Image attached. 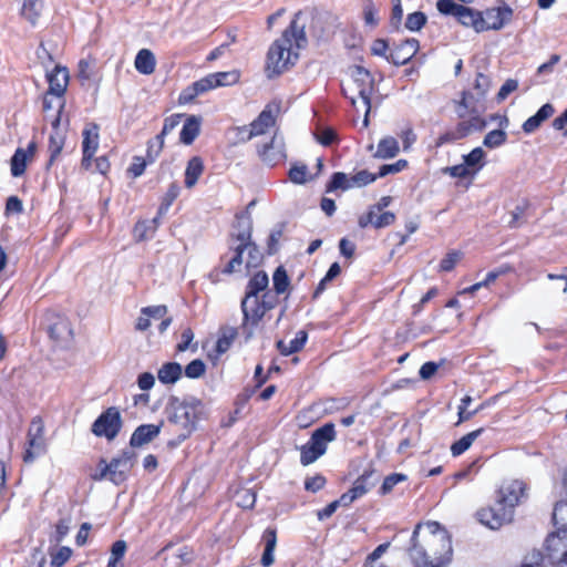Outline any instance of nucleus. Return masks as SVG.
I'll return each instance as SVG.
<instances>
[{"label": "nucleus", "mask_w": 567, "mask_h": 567, "mask_svg": "<svg viewBox=\"0 0 567 567\" xmlns=\"http://www.w3.org/2000/svg\"><path fill=\"white\" fill-rule=\"evenodd\" d=\"M526 484L518 480H508L503 482L498 492L497 501L514 512V508L526 496Z\"/></svg>", "instance_id": "obj_15"}, {"label": "nucleus", "mask_w": 567, "mask_h": 567, "mask_svg": "<svg viewBox=\"0 0 567 567\" xmlns=\"http://www.w3.org/2000/svg\"><path fill=\"white\" fill-rule=\"evenodd\" d=\"M463 161L473 175H475L485 165V152L482 147H475L468 154L463 156Z\"/></svg>", "instance_id": "obj_40"}, {"label": "nucleus", "mask_w": 567, "mask_h": 567, "mask_svg": "<svg viewBox=\"0 0 567 567\" xmlns=\"http://www.w3.org/2000/svg\"><path fill=\"white\" fill-rule=\"evenodd\" d=\"M164 147V140L162 136L156 135L154 138L147 142L146 159L153 164L159 156Z\"/></svg>", "instance_id": "obj_53"}, {"label": "nucleus", "mask_w": 567, "mask_h": 567, "mask_svg": "<svg viewBox=\"0 0 567 567\" xmlns=\"http://www.w3.org/2000/svg\"><path fill=\"white\" fill-rule=\"evenodd\" d=\"M155 56L148 49L138 51L135 58V69L145 75L152 74L155 70Z\"/></svg>", "instance_id": "obj_35"}, {"label": "nucleus", "mask_w": 567, "mask_h": 567, "mask_svg": "<svg viewBox=\"0 0 567 567\" xmlns=\"http://www.w3.org/2000/svg\"><path fill=\"white\" fill-rule=\"evenodd\" d=\"M476 515L483 525L491 529H498L513 520L514 512L496 499L494 506L482 508Z\"/></svg>", "instance_id": "obj_14"}, {"label": "nucleus", "mask_w": 567, "mask_h": 567, "mask_svg": "<svg viewBox=\"0 0 567 567\" xmlns=\"http://www.w3.org/2000/svg\"><path fill=\"white\" fill-rule=\"evenodd\" d=\"M161 433V425L156 424H142L135 429L133 432L130 445L131 447H141L150 442H152L155 437H157Z\"/></svg>", "instance_id": "obj_23"}, {"label": "nucleus", "mask_w": 567, "mask_h": 567, "mask_svg": "<svg viewBox=\"0 0 567 567\" xmlns=\"http://www.w3.org/2000/svg\"><path fill=\"white\" fill-rule=\"evenodd\" d=\"M237 336V329L234 327H225L220 330V336L216 343L218 353H225L231 346Z\"/></svg>", "instance_id": "obj_44"}, {"label": "nucleus", "mask_w": 567, "mask_h": 567, "mask_svg": "<svg viewBox=\"0 0 567 567\" xmlns=\"http://www.w3.org/2000/svg\"><path fill=\"white\" fill-rule=\"evenodd\" d=\"M236 502L239 507L251 508L256 502V493L250 488H243L236 493Z\"/></svg>", "instance_id": "obj_56"}, {"label": "nucleus", "mask_w": 567, "mask_h": 567, "mask_svg": "<svg viewBox=\"0 0 567 567\" xmlns=\"http://www.w3.org/2000/svg\"><path fill=\"white\" fill-rule=\"evenodd\" d=\"M204 413V403L194 396L171 400L168 406V423L178 431L181 441L187 439L196 429V423Z\"/></svg>", "instance_id": "obj_3"}, {"label": "nucleus", "mask_w": 567, "mask_h": 567, "mask_svg": "<svg viewBox=\"0 0 567 567\" xmlns=\"http://www.w3.org/2000/svg\"><path fill=\"white\" fill-rule=\"evenodd\" d=\"M528 206V202L523 199L511 210V219L507 223L509 228H517L524 223V216Z\"/></svg>", "instance_id": "obj_47"}, {"label": "nucleus", "mask_w": 567, "mask_h": 567, "mask_svg": "<svg viewBox=\"0 0 567 567\" xmlns=\"http://www.w3.org/2000/svg\"><path fill=\"white\" fill-rule=\"evenodd\" d=\"M400 147L398 141L392 136H386L380 140L378 143L377 152L374 153L375 158H393L399 153Z\"/></svg>", "instance_id": "obj_36"}, {"label": "nucleus", "mask_w": 567, "mask_h": 567, "mask_svg": "<svg viewBox=\"0 0 567 567\" xmlns=\"http://www.w3.org/2000/svg\"><path fill=\"white\" fill-rule=\"evenodd\" d=\"M49 334L55 341H69L73 337L71 323L68 319L59 317L55 322L49 327Z\"/></svg>", "instance_id": "obj_29"}, {"label": "nucleus", "mask_w": 567, "mask_h": 567, "mask_svg": "<svg viewBox=\"0 0 567 567\" xmlns=\"http://www.w3.org/2000/svg\"><path fill=\"white\" fill-rule=\"evenodd\" d=\"M377 178H379L378 173L372 174L367 169H362L350 177L351 188L369 185L373 183Z\"/></svg>", "instance_id": "obj_55"}, {"label": "nucleus", "mask_w": 567, "mask_h": 567, "mask_svg": "<svg viewBox=\"0 0 567 567\" xmlns=\"http://www.w3.org/2000/svg\"><path fill=\"white\" fill-rule=\"evenodd\" d=\"M456 114L461 121L453 130L445 132L437 138V146L465 138L475 132H482L486 127V121L481 117L476 110L472 109L468 111L466 92L463 93V97L456 109Z\"/></svg>", "instance_id": "obj_4"}, {"label": "nucleus", "mask_w": 567, "mask_h": 567, "mask_svg": "<svg viewBox=\"0 0 567 567\" xmlns=\"http://www.w3.org/2000/svg\"><path fill=\"white\" fill-rule=\"evenodd\" d=\"M425 23L426 16L421 11H416L408 16L405 21V28L409 29L410 31H419Z\"/></svg>", "instance_id": "obj_58"}, {"label": "nucleus", "mask_w": 567, "mask_h": 567, "mask_svg": "<svg viewBox=\"0 0 567 567\" xmlns=\"http://www.w3.org/2000/svg\"><path fill=\"white\" fill-rule=\"evenodd\" d=\"M336 439L332 423H326L315 430L310 440L300 449V463L305 466L316 462L327 451V444Z\"/></svg>", "instance_id": "obj_6"}, {"label": "nucleus", "mask_w": 567, "mask_h": 567, "mask_svg": "<svg viewBox=\"0 0 567 567\" xmlns=\"http://www.w3.org/2000/svg\"><path fill=\"white\" fill-rule=\"evenodd\" d=\"M289 178L295 184H305L308 181V167L293 165L289 171Z\"/></svg>", "instance_id": "obj_61"}, {"label": "nucleus", "mask_w": 567, "mask_h": 567, "mask_svg": "<svg viewBox=\"0 0 567 567\" xmlns=\"http://www.w3.org/2000/svg\"><path fill=\"white\" fill-rule=\"evenodd\" d=\"M421 524H417L411 537L410 557L416 567L447 565L452 560L453 548L447 530L437 522H427L422 539H419Z\"/></svg>", "instance_id": "obj_1"}, {"label": "nucleus", "mask_w": 567, "mask_h": 567, "mask_svg": "<svg viewBox=\"0 0 567 567\" xmlns=\"http://www.w3.org/2000/svg\"><path fill=\"white\" fill-rule=\"evenodd\" d=\"M351 76L355 84V90L360 97L361 107L364 111L363 126L369 125V113L371 110V94L374 89V79L371 73L360 65L351 68Z\"/></svg>", "instance_id": "obj_9"}, {"label": "nucleus", "mask_w": 567, "mask_h": 567, "mask_svg": "<svg viewBox=\"0 0 567 567\" xmlns=\"http://www.w3.org/2000/svg\"><path fill=\"white\" fill-rule=\"evenodd\" d=\"M240 308L244 316V329H247L248 324L251 327L258 326L267 312V310L261 307V300L259 297L251 298V300L248 301L243 299L240 302Z\"/></svg>", "instance_id": "obj_17"}, {"label": "nucleus", "mask_w": 567, "mask_h": 567, "mask_svg": "<svg viewBox=\"0 0 567 567\" xmlns=\"http://www.w3.org/2000/svg\"><path fill=\"white\" fill-rule=\"evenodd\" d=\"M307 339V332L305 330H299L296 333V337L289 342V344H286L282 340H279L277 342V349L282 355H290L300 351L305 347Z\"/></svg>", "instance_id": "obj_34"}, {"label": "nucleus", "mask_w": 567, "mask_h": 567, "mask_svg": "<svg viewBox=\"0 0 567 567\" xmlns=\"http://www.w3.org/2000/svg\"><path fill=\"white\" fill-rule=\"evenodd\" d=\"M99 125L91 123L83 130L82 153L95 154L99 147Z\"/></svg>", "instance_id": "obj_30"}, {"label": "nucleus", "mask_w": 567, "mask_h": 567, "mask_svg": "<svg viewBox=\"0 0 567 567\" xmlns=\"http://www.w3.org/2000/svg\"><path fill=\"white\" fill-rule=\"evenodd\" d=\"M244 245H246L245 251H247L246 268L249 269L258 267L264 258L259 247L251 239L247 240V243L244 241Z\"/></svg>", "instance_id": "obj_42"}, {"label": "nucleus", "mask_w": 567, "mask_h": 567, "mask_svg": "<svg viewBox=\"0 0 567 567\" xmlns=\"http://www.w3.org/2000/svg\"><path fill=\"white\" fill-rule=\"evenodd\" d=\"M136 457L137 455L133 450H124L118 456L113 457L110 463L101 460L99 463L100 472L95 473L92 478L95 481L107 478L114 484L120 485L126 481Z\"/></svg>", "instance_id": "obj_5"}, {"label": "nucleus", "mask_w": 567, "mask_h": 567, "mask_svg": "<svg viewBox=\"0 0 567 567\" xmlns=\"http://www.w3.org/2000/svg\"><path fill=\"white\" fill-rule=\"evenodd\" d=\"M349 188H351L350 177H348L346 173L337 172L332 175L330 182L327 185L326 190L330 193L337 189L346 190Z\"/></svg>", "instance_id": "obj_46"}, {"label": "nucleus", "mask_w": 567, "mask_h": 567, "mask_svg": "<svg viewBox=\"0 0 567 567\" xmlns=\"http://www.w3.org/2000/svg\"><path fill=\"white\" fill-rule=\"evenodd\" d=\"M236 223L233 225V231L229 235V241L244 243L251 239L252 236V218L248 210L236 216Z\"/></svg>", "instance_id": "obj_20"}, {"label": "nucleus", "mask_w": 567, "mask_h": 567, "mask_svg": "<svg viewBox=\"0 0 567 567\" xmlns=\"http://www.w3.org/2000/svg\"><path fill=\"white\" fill-rule=\"evenodd\" d=\"M47 79L49 82L48 94L62 97L69 83V72L66 68L55 65L52 72L47 73Z\"/></svg>", "instance_id": "obj_19"}, {"label": "nucleus", "mask_w": 567, "mask_h": 567, "mask_svg": "<svg viewBox=\"0 0 567 567\" xmlns=\"http://www.w3.org/2000/svg\"><path fill=\"white\" fill-rule=\"evenodd\" d=\"M315 136L324 146H330L337 141V133L332 127H322L316 132Z\"/></svg>", "instance_id": "obj_59"}, {"label": "nucleus", "mask_w": 567, "mask_h": 567, "mask_svg": "<svg viewBox=\"0 0 567 567\" xmlns=\"http://www.w3.org/2000/svg\"><path fill=\"white\" fill-rule=\"evenodd\" d=\"M204 172V163L200 157H192L185 169V186L193 188Z\"/></svg>", "instance_id": "obj_33"}, {"label": "nucleus", "mask_w": 567, "mask_h": 567, "mask_svg": "<svg viewBox=\"0 0 567 567\" xmlns=\"http://www.w3.org/2000/svg\"><path fill=\"white\" fill-rule=\"evenodd\" d=\"M179 190V186L176 183L169 185L158 207V216H164L168 212L173 202L178 197Z\"/></svg>", "instance_id": "obj_49"}, {"label": "nucleus", "mask_w": 567, "mask_h": 567, "mask_svg": "<svg viewBox=\"0 0 567 567\" xmlns=\"http://www.w3.org/2000/svg\"><path fill=\"white\" fill-rule=\"evenodd\" d=\"M507 133L503 130H493L488 132L484 140L483 145L487 148H497L506 143Z\"/></svg>", "instance_id": "obj_48"}, {"label": "nucleus", "mask_w": 567, "mask_h": 567, "mask_svg": "<svg viewBox=\"0 0 567 567\" xmlns=\"http://www.w3.org/2000/svg\"><path fill=\"white\" fill-rule=\"evenodd\" d=\"M155 234V226L147 220L137 221L134 227V237L137 241H144L152 238Z\"/></svg>", "instance_id": "obj_52"}, {"label": "nucleus", "mask_w": 567, "mask_h": 567, "mask_svg": "<svg viewBox=\"0 0 567 567\" xmlns=\"http://www.w3.org/2000/svg\"><path fill=\"white\" fill-rule=\"evenodd\" d=\"M206 365L203 360L195 359L190 361L185 368V375L189 379H198L204 375Z\"/></svg>", "instance_id": "obj_57"}, {"label": "nucleus", "mask_w": 567, "mask_h": 567, "mask_svg": "<svg viewBox=\"0 0 567 567\" xmlns=\"http://www.w3.org/2000/svg\"><path fill=\"white\" fill-rule=\"evenodd\" d=\"M216 87L234 85L239 81V72L236 70L212 73Z\"/></svg>", "instance_id": "obj_50"}, {"label": "nucleus", "mask_w": 567, "mask_h": 567, "mask_svg": "<svg viewBox=\"0 0 567 567\" xmlns=\"http://www.w3.org/2000/svg\"><path fill=\"white\" fill-rule=\"evenodd\" d=\"M123 426L121 413L116 406H110L93 422L91 431L97 437L113 441Z\"/></svg>", "instance_id": "obj_10"}, {"label": "nucleus", "mask_w": 567, "mask_h": 567, "mask_svg": "<svg viewBox=\"0 0 567 567\" xmlns=\"http://www.w3.org/2000/svg\"><path fill=\"white\" fill-rule=\"evenodd\" d=\"M200 132V118L190 115L186 117L184 125L182 127L179 140L185 145H190L195 138L199 135Z\"/></svg>", "instance_id": "obj_28"}, {"label": "nucleus", "mask_w": 567, "mask_h": 567, "mask_svg": "<svg viewBox=\"0 0 567 567\" xmlns=\"http://www.w3.org/2000/svg\"><path fill=\"white\" fill-rule=\"evenodd\" d=\"M301 13H297L290 25L284 31L281 38L277 39L268 50L266 73L269 79L278 76L298 59V53H292V41L297 49L307 45L306 25L300 23Z\"/></svg>", "instance_id": "obj_2"}, {"label": "nucleus", "mask_w": 567, "mask_h": 567, "mask_svg": "<svg viewBox=\"0 0 567 567\" xmlns=\"http://www.w3.org/2000/svg\"><path fill=\"white\" fill-rule=\"evenodd\" d=\"M484 432L483 427H480L475 431H472L467 433L466 435L462 436L458 441L452 444L451 446V453L453 456H460L465 451H467L473 442Z\"/></svg>", "instance_id": "obj_39"}, {"label": "nucleus", "mask_w": 567, "mask_h": 567, "mask_svg": "<svg viewBox=\"0 0 567 567\" xmlns=\"http://www.w3.org/2000/svg\"><path fill=\"white\" fill-rule=\"evenodd\" d=\"M405 480H406V476L404 474L394 473V474L388 475L382 483L380 493L382 495L390 493L396 484H399Z\"/></svg>", "instance_id": "obj_60"}, {"label": "nucleus", "mask_w": 567, "mask_h": 567, "mask_svg": "<svg viewBox=\"0 0 567 567\" xmlns=\"http://www.w3.org/2000/svg\"><path fill=\"white\" fill-rule=\"evenodd\" d=\"M462 252L453 250L450 251L440 264V271H451L455 265L461 260Z\"/></svg>", "instance_id": "obj_62"}, {"label": "nucleus", "mask_w": 567, "mask_h": 567, "mask_svg": "<svg viewBox=\"0 0 567 567\" xmlns=\"http://www.w3.org/2000/svg\"><path fill=\"white\" fill-rule=\"evenodd\" d=\"M513 14V9L505 1H498L497 6L481 11V32L503 29L512 21Z\"/></svg>", "instance_id": "obj_12"}, {"label": "nucleus", "mask_w": 567, "mask_h": 567, "mask_svg": "<svg viewBox=\"0 0 567 567\" xmlns=\"http://www.w3.org/2000/svg\"><path fill=\"white\" fill-rule=\"evenodd\" d=\"M272 284L276 293L281 295L288 291V288L290 286V279L284 266H279L276 268L272 275Z\"/></svg>", "instance_id": "obj_45"}, {"label": "nucleus", "mask_w": 567, "mask_h": 567, "mask_svg": "<svg viewBox=\"0 0 567 567\" xmlns=\"http://www.w3.org/2000/svg\"><path fill=\"white\" fill-rule=\"evenodd\" d=\"M258 155L261 161L269 166H275L285 161L286 152L282 137L276 133L269 143L258 148Z\"/></svg>", "instance_id": "obj_16"}, {"label": "nucleus", "mask_w": 567, "mask_h": 567, "mask_svg": "<svg viewBox=\"0 0 567 567\" xmlns=\"http://www.w3.org/2000/svg\"><path fill=\"white\" fill-rule=\"evenodd\" d=\"M79 72L78 76L82 81H90L97 78V66L96 60L89 56L87 59H82L79 62Z\"/></svg>", "instance_id": "obj_41"}, {"label": "nucleus", "mask_w": 567, "mask_h": 567, "mask_svg": "<svg viewBox=\"0 0 567 567\" xmlns=\"http://www.w3.org/2000/svg\"><path fill=\"white\" fill-rule=\"evenodd\" d=\"M436 9L441 14L452 16L464 27L481 32V11L455 3L453 0H437Z\"/></svg>", "instance_id": "obj_8"}, {"label": "nucleus", "mask_w": 567, "mask_h": 567, "mask_svg": "<svg viewBox=\"0 0 567 567\" xmlns=\"http://www.w3.org/2000/svg\"><path fill=\"white\" fill-rule=\"evenodd\" d=\"M268 286V275L264 270L257 271L247 282L245 296L243 299L248 301L251 300V298L259 297L260 292L267 291Z\"/></svg>", "instance_id": "obj_25"}, {"label": "nucleus", "mask_w": 567, "mask_h": 567, "mask_svg": "<svg viewBox=\"0 0 567 567\" xmlns=\"http://www.w3.org/2000/svg\"><path fill=\"white\" fill-rule=\"evenodd\" d=\"M216 89L214 78L210 74L206 75L205 78L194 82L192 85L187 86L185 90L182 91L179 95V102L181 103H189L192 102L196 96L206 93L209 90Z\"/></svg>", "instance_id": "obj_21"}, {"label": "nucleus", "mask_w": 567, "mask_h": 567, "mask_svg": "<svg viewBox=\"0 0 567 567\" xmlns=\"http://www.w3.org/2000/svg\"><path fill=\"white\" fill-rule=\"evenodd\" d=\"M262 540L265 543V550L260 563L264 567H270L275 561L274 551L277 545L276 529L267 528L262 534Z\"/></svg>", "instance_id": "obj_27"}, {"label": "nucleus", "mask_w": 567, "mask_h": 567, "mask_svg": "<svg viewBox=\"0 0 567 567\" xmlns=\"http://www.w3.org/2000/svg\"><path fill=\"white\" fill-rule=\"evenodd\" d=\"M508 271V268H499L497 270L489 271L483 281L472 285L471 287L465 288L461 293H474L482 287H486L489 284L494 282L501 275H504Z\"/></svg>", "instance_id": "obj_51"}, {"label": "nucleus", "mask_w": 567, "mask_h": 567, "mask_svg": "<svg viewBox=\"0 0 567 567\" xmlns=\"http://www.w3.org/2000/svg\"><path fill=\"white\" fill-rule=\"evenodd\" d=\"M42 10V0H24L21 13L22 16L34 25L38 21Z\"/></svg>", "instance_id": "obj_43"}, {"label": "nucleus", "mask_w": 567, "mask_h": 567, "mask_svg": "<svg viewBox=\"0 0 567 567\" xmlns=\"http://www.w3.org/2000/svg\"><path fill=\"white\" fill-rule=\"evenodd\" d=\"M395 215L391 212H374V209H369L365 215L360 216L358 224L361 228H367L369 225H372L374 228H384L394 223Z\"/></svg>", "instance_id": "obj_22"}, {"label": "nucleus", "mask_w": 567, "mask_h": 567, "mask_svg": "<svg viewBox=\"0 0 567 567\" xmlns=\"http://www.w3.org/2000/svg\"><path fill=\"white\" fill-rule=\"evenodd\" d=\"M71 548L63 546L58 549L55 554H52L51 567H62L71 557Z\"/></svg>", "instance_id": "obj_64"}, {"label": "nucleus", "mask_w": 567, "mask_h": 567, "mask_svg": "<svg viewBox=\"0 0 567 567\" xmlns=\"http://www.w3.org/2000/svg\"><path fill=\"white\" fill-rule=\"evenodd\" d=\"M419 41L416 39H406L400 44L395 45L386 60L394 65L406 64L417 52Z\"/></svg>", "instance_id": "obj_18"}, {"label": "nucleus", "mask_w": 567, "mask_h": 567, "mask_svg": "<svg viewBox=\"0 0 567 567\" xmlns=\"http://www.w3.org/2000/svg\"><path fill=\"white\" fill-rule=\"evenodd\" d=\"M59 126V118H56L53 122V128L54 133L50 135L49 138V152H50V159L48 163V167L53 164V162L58 158L60 155L63 146H64V136L58 132Z\"/></svg>", "instance_id": "obj_37"}, {"label": "nucleus", "mask_w": 567, "mask_h": 567, "mask_svg": "<svg viewBox=\"0 0 567 567\" xmlns=\"http://www.w3.org/2000/svg\"><path fill=\"white\" fill-rule=\"evenodd\" d=\"M148 161L142 156H134L133 163L127 168V173L131 174L134 178L140 177L143 175L146 166L148 165Z\"/></svg>", "instance_id": "obj_63"}, {"label": "nucleus", "mask_w": 567, "mask_h": 567, "mask_svg": "<svg viewBox=\"0 0 567 567\" xmlns=\"http://www.w3.org/2000/svg\"><path fill=\"white\" fill-rule=\"evenodd\" d=\"M28 445L24 462L31 463L45 452L44 424L41 417H33L28 430Z\"/></svg>", "instance_id": "obj_13"}, {"label": "nucleus", "mask_w": 567, "mask_h": 567, "mask_svg": "<svg viewBox=\"0 0 567 567\" xmlns=\"http://www.w3.org/2000/svg\"><path fill=\"white\" fill-rule=\"evenodd\" d=\"M555 113V109L550 103L544 104L535 115L528 117L522 128L526 134H532L536 130L539 128V126L548 120L550 116H553Z\"/></svg>", "instance_id": "obj_26"}, {"label": "nucleus", "mask_w": 567, "mask_h": 567, "mask_svg": "<svg viewBox=\"0 0 567 567\" xmlns=\"http://www.w3.org/2000/svg\"><path fill=\"white\" fill-rule=\"evenodd\" d=\"M37 150V143L30 142L27 150L17 148L13 156L11 157V174L14 177H19L24 174L27 168V162L29 157H32Z\"/></svg>", "instance_id": "obj_24"}, {"label": "nucleus", "mask_w": 567, "mask_h": 567, "mask_svg": "<svg viewBox=\"0 0 567 567\" xmlns=\"http://www.w3.org/2000/svg\"><path fill=\"white\" fill-rule=\"evenodd\" d=\"M374 475L375 472L373 470H367L355 480L352 488L350 489L354 497L360 498L375 485L377 477H374Z\"/></svg>", "instance_id": "obj_32"}, {"label": "nucleus", "mask_w": 567, "mask_h": 567, "mask_svg": "<svg viewBox=\"0 0 567 567\" xmlns=\"http://www.w3.org/2000/svg\"><path fill=\"white\" fill-rule=\"evenodd\" d=\"M182 373L183 370L179 363L166 362L159 368L157 378L163 384H174L181 379Z\"/></svg>", "instance_id": "obj_31"}, {"label": "nucleus", "mask_w": 567, "mask_h": 567, "mask_svg": "<svg viewBox=\"0 0 567 567\" xmlns=\"http://www.w3.org/2000/svg\"><path fill=\"white\" fill-rule=\"evenodd\" d=\"M553 522L557 529L545 540L546 558L551 565H567V525L555 518V509Z\"/></svg>", "instance_id": "obj_7"}, {"label": "nucleus", "mask_w": 567, "mask_h": 567, "mask_svg": "<svg viewBox=\"0 0 567 567\" xmlns=\"http://www.w3.org/2000/svg\"><path fill=\"white\" fill-rule=\"evenodd\" d=\"M280 111L278 103L268 104L258 117L248 126L236 127L238 133H247L240 137V142L245 143L252 137L262 135L269 127L275 125L276 116Z\"/></svg>", "instance_id": "obj_11"}, {"label": "nucleus", "mask_w": 567, "mask_h": 567, "mask_svg": "<svg viewBox=\"0 0 567 567\" xmlns=\"http://www.w3.org/2000/svg\"><path fill=\"white\" fill-rule=\"evenodd\" d=\"M127 549V545L124 540L120 539L113 543L111 547V557L107 563V567H117L120 560L124 557Z\"/></svg>", "instance_id": "obj_54"}, {"label": "nucleus", "mask_w": 567, "mask_h": 567, "mask_svg": "<svg viewBox=\"0 0 567 567\" xmlns=\"http://www.w3.org/2000/svg\"><path fill=\"white\" fill-rule=\"evenodd\" d=\"M245 246L244 243L238 241V245L233 246V241H230L229 248L234 250V256L226 262L225 267L223 268V274L230 275L235 271H238L244 264L243 255L245 252Z\"/></svg>", "instance_id": "obj_38"}]
</instances>
